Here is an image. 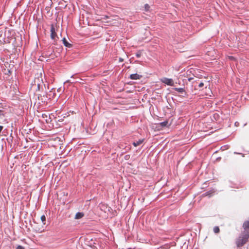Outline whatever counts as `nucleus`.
<instances>
[{"instance_id":"27","label":"nucleus","mask_w":249,"mask_h":249,"mask_svg":"<svg viewBox=\"0 0 249 249\" xmlns=\"http://www.w3.org/2000/svg\"><path fill=\"white\" fill-rule=\"evenodd\" d=\"M45 116H46V117H47V115H46L45 114H42V117H45Z\"/></svg>"},{"instance_id":"16","label":"nucleus","mask_w":249,"mask_h":249,"mask_svg":"<svg viewBox=\"0 0 249 249\" xmlns=\"http://www.w3.org/2000/svg\"><path fill=\"white\" fill-rule=\"evenodd\" d=\"M150 6L148 4H145L144 5V10L145 11H149L150 10Z\"/></svg>"},{"instance_id":"33","label":"nucleus","mask_w":249,"mask_h":249,"mask_svg":"<svg viewBox=\"0 0 249 249\" xmlns=\"http://www.w3.org/2000/svg\"><path fill=\"white\" fill-rule=\"evenodd\" d=\"M73 76H74V75H72L71 76V78H72V77H73Z\"/></svg>"},{"instance_id":"18","label":"nucleus","mask_w":249,"mask_h":249,"mask_svg":"<svg viewBox=\"0 0 249 249\" xmlns=\"http://www.w3.org/2000/svg\"><path fill=\"white\" fill-rule=\"evenodd\" d=\"M124 151L123 152V153H125L127 151H129L131 149V146L130 145L126 146L124 148Z\"/></svg>"},{"instance_id":"8","label":"nucleus","mask_w":249,"mask_h":249,"mask_svg":"<svg viewBox=\"0 0 249 249\" xmlns=\"http://www.w3.org/2000/svg\"><path fill=\"white\" fill-rule=\"evenodd\" d=\"M84 213L82 212H77L75 215V219H79L84 216Z\"/></svg>"},{"instance_id":"7","label":"nucleus","mask_w":249,"mask_h":249,"mask_svg":"<svg viewBox=\"0 0 249 249\" xmlns=\"http://www.w3.org/2000/svg\"><path fill=\"white\" fill-rule=\"evenodd\" d=\"M144 139H140L138 141L134 142H133V145L134 146L136 147V146L140 145L141 144H142L144 142Z\"/></svg>"},{"instance_id":"12","label":"nucleus","mask_w":249,"mask_h":249,"mask_svg":"<svg viewBox=\"0 0 249 249\" xmlns=\"http://www.w3.org/2000/svg\"><path fill=\"white\" fill-rule=\"evenodd\" d=\"M52 53V54L51 55H50V56H49L52 59H53L55 57H57L58 56V54H59V53H58L57 54L54 53L53 50V52Z\"/></svg>"},{"instance_id":"4","label":"nucleus","mask_w":249,"mask_h":249,"mask_svg":"<svg viewBox=\"0 0 249 249\" xmlns=\"http://www.w3.org/2000/svg\"><path fill=\"white\" fill-rule=\"evenodd\" d=\"M142 77L141 75L138 74L137 73H133L130 74L129 78L132 80H138L140 79V78Z\"/></svg>"},{"instance_id":"11","label":"nucleus","mask_w":249,"mask_h":249,"mask_svg":"<svg viewBox=\"0 0 249 249\" xmlns=\"http://www.w3.org/2000/svg\"><path fill=\"white\" fill-rule=\"evenodd\" d=\"M246 241H248L249 238V232L247 231L246 233H245L243 236L242 237Z\"/></svg>"},{"instance_id":"15","label":"nucleus","mask_w":249,"mask_h":249,"mask_svg":"<svg viewBox=\"0 0 249 249\" xmlns=\"http://www.w3.org/2000/svg\"><path fill=\"white\" fill-rule=\"evenodd\" d=\"M136 56L137 57V58H139L142 55V51H138L136 54H135Z\"/></svg>"},{"instance_id":"14","label":"nucleus","mask_w":249,"mask_h":249,"mask_svg":"<svg viewBox=\"0 0 249 249\" xmlns=\"http://www.w3.org/2000/svg\"><path fill=\"white\" fill-rule=\"evenodd\" d=\"M41 220L44 224H45L46 216L44 215H42L40 217Z\"/></svg>"},{"instance_id":"13","label":"nucleus","mask_w":249,"mask_h":249,"mask_svg":"<svg viewBox=\"0 0 249 249\" xmlns=\"http://www.w3.org/2000/svg\"><path fill=\"white\" fill-rule=\"evenodd\" d=\"M220 231L219 228L218 226H215L213 228V232L215 233H218Z\"/></svg>"},{"instance_id":"25","label":"nucleus","mask_w":249,"mask_h":249,"mask_svg":"<svg viewBox=\"0 0 249 249\" xmlns=\"http://www.w3.org/2000/svg\"><path fill=\"white\" fill-rule=\"evenodd\" d=\"M234 154H241V153H238V152H234ZM242 157H244V154H242Z\"/></svg>"},{"instance_id":"20","label":"nucleus","mask_w":249,"mask_h":249,"mask_svg":"<svg viewBox=\"0 0 249 249\" xmlns=\"http://www.w3.org/2000/svg\"><path fill=\"white\" fill-rule=\"evenodd\" d=\"M129 158H130V155H126L124 157V159L125 160H128Z\"/></svg>"},{"instance_id":"1","label":"nucleus","mask_w":249,"mask_h":249,"mask_svg":"<svg viewBox=\"0 0 249 249\" xmlns=\"http://www.w3.org/2000/svg\"><path fill=\"white\" fill-rule=\"evenodd\" d=\"M161 82L168 86H174V81L171 78H168L166 77L163 78L161 80Z\"/></svg>"},{"instance_id":"21","label":"nucleus","mask_w":249,"mask_h":249,"mask_svg":"<svg viewBox=\"0 0 249 249\" xmlns=\"http://www.w3.org/2000/svg\"><path fill=\"white\" fill-rule=\"evenodd\" d=\"M203 86H204V83L203 82H200L198 84V87L199 88H202V87H203Z\"/></svg>"},{"instance_id":"24","label":"nucleus","mask_w":249,"mask_h":249,"mask_svg":"<svg viewBox=\"0 0 249 249\" xmlns=\"http://www.w3.org/2000/svg\"><path fill=\"white\" fill-rule=\"evenodd\" d=\"M123 61H124V59H123L121 57H120L119 59V62H122Z\"/></svg>"},{"instance_id":"17","label":"nucleus","mask_w":249,"mask_h":249,"mask_svg":"<svg viewBox=\"0 0 249 249\" xmlns=\"http://www.w3.org/2000/svg\"><path fill=\"white\" fill-rule=\"evenodd\" d=\"M212 193L211 191H208L203 194V196H208L209 197H210L211 196V194Z\"/></svg>"},{"instance_id":"23","label":"nucleus","mask_w":249,"mask_h":249,"mask_svg":"<svg viewBox=\"0 0 249 249\" xmlns=\"http://www.w3.org/2000/svg\"><path fill=\"white\" fill-rule=\"evenodd\" d=\"M213 117L216 119L217 118L219 117V115L217 113H215L213 115Z\"/></svg>"},{"instance_id":"22","label":"nucleus","mask_w":249,"mask_h":249,"mask_svg":"<svg viewBox=\"0 0 249 249\" xmlns=\"http://www.w3.org/2000/svg\"><path fill=\"white\" fill-rule=\"evenodd\" d=\"M16 249H24V248L22 246L19 245L16 248Z\"/></svg>"},{"instance_id":"2","label":"nucleus","mask_w":249,"mask_h":249,"mask_svg":"<svg viewBox=\"0 0 249 249\" xmlns=\"http://www.w3.org/2000/svg\"><path fill=\"white\" fill-rule=\"evenodd\" d=\"M173 89L178 92L179 93L182 94L181 95L182 97H185L187 95L186 92L185 91L184 89L183 88H175Z\"/></svg>"},{"instance_id":"34","label":"nucleus","mask_w":249,"mask_h":249,"mask_svg":"<svg viewBox=\"0 0 249 249\" xmlns=\"http://www.w3.org/2000/svg\"><path fill=\"white\" fill-rule=\"evenodd\" d=\"M220 159H221V158H217V160H219Z\"/></svg>"},{"instance_id":"3","label":"nucleus","mask_w":249,"mask_h":249,"mask_svg":"<svg viewBox=\"0 0 249 249\" xmlns=\"http://www.w3.org/2000/svg\"><path fill=\"white\" fill-rule=\"evenodd\" d=\"M247 241H246L243 238L240 237L238 240L236 242L237 246L238 247L242 246L244 245Z\"/></svg>"},{"instance_id":"5","label":"nucleus","mask_w":249,"mask_h":249,"mask_svg":"<svg viewBox=\"0 0 249 249\" xmlns=\"http://www.w3.org/2000/svg\"><path fill=\"white\" fill-rule=\"evenodd\" d=\"M51 37L52 39H54L55 38V36L56 35V34L55 32V28L54 27V26L53 25H51Z\"/></svg>"},{"instance_id":"29","label":"nucleus","mask_w":249,"mask_h":249,"mask_svg":"<svg viewBox=\"0 0 249 249\" xmlns=\"http://www.w3.org/2000/svg\"><path fill=\"white\" fill-rule=\"evenodd\" d=\"M66 82L74 83V82H71L70 80H67Z\"/></svg>"},{"instance_id":"26","label":"nucleus","mask_w":249,"mask_h":249,"mask_svg":"<svg viewBox=\"0 0 249 249\" xmlns=\"http://www.w3.org/2000/svg\"><path fill=\"white\" fill-rule=\"evenodd\" d=\"M2 110H0V116H1L2 114Z\"/></svg>"},{"instance_id":"28","label":"nucleus","mask_w":249,"mask_h":249,"mask_svg":"<svg viewBox=\"0 0 249 249\" xmlns=\"http://www.w3.org/2000/svg\"><path fill=\"white\" fill-rule=\"evenodd\" d=\"M45 116H46V117H47V115H46L45 114H42V117H45Z\"/></svg>"},{"instance_id":"10","label":"nucleus","mask_w":249,"mask_h":249,"mask_svg":"<svg viewBox=\"0 0 249 249\" xmlns=\"http://www.w3.org/2000/svg\"><path fill=\"white\" fill-rule=\"evenodd\" d=\"M168 122L165 121L160 123V125L162 127H166L168 125Z\"/></svg>"},{"instance_id":"31","label":"nucleus","mask_w":249,"mask_h":249,"mask_svg":"<svg viewBox=\"0 0 249 249\" xmlns=\"http://www.w3.org/2000/svg\"><path fill=\"white\" fill-rule=\"evenodd\" d=\"M37 89H39V84H37Z\"/></svg>"},{"instance_id":"6","label":"nucleus","mask_w":249,"mask_h":249,"mask_svg":"<svg viewBox=\"0 0 249 249\" xmlns=\"http://www.w3.org/2000/svg\"><path fill=\"white\" fill-rule=\"evenodd\" d=\"M62 41H63V43L65 47H68V48L71 47L72 45L71 43H69V42L67 40V39L65 37H64L63 38Z\"/></svg>"},{"instance_id":"32","label":"nucleus","mask_w":249,"mask_h":249,"mask_svg":"<svg viewBox=\"0 0 249 249\" xmlns=\"http://www.w3.org/2000/svg\"><path fill=\"white\" fill-rule=\"evenodd\" d=\"M238 124V122H236L235 123V125H237Z\"/></svg>"},{"instance_id":"30","label":"nucleus","mask_w":249,"mask_h":249,"mask_svg":"<svg viewBox=\"0 0 249 249\" xmlns=\"http://www.w3.org/2000/svg\"><path fill=\"white\" fill-rule=\"evenodd\" d=\"M192 79H193V78H189L188 79V80H189V81H190Z\"/></svg>"},{"instance_id":"9","label":"nucleus","mask_w":249,"mask_h":249,"mask_svg":"<svg viewBox=\"0 0 249 249\" xmlns=\"http://www.w3.org/2000/svg\"><path fill=\"white\" fill-rule=\"evenodd\" d=\"M243 227L245 230L249 229V220L245 221L244 222Z\"/></svg>"},{"instance_id":"19","label":"nucleus","mask_w":249,"mask_h":249,"mask_svg":"<svg viewBox=\"0 0 249 249\" xmlns=\"http://www.w3.org/2000/svg\"><path fill=\"white\" fill-rule=\"evenodd\" d=\"M52 52H51V51L50 50H48L45 53V54H46V55L47 56H48L49 57L50 56V55H51L52 54Z\"/></svg>"}]
</instances>
